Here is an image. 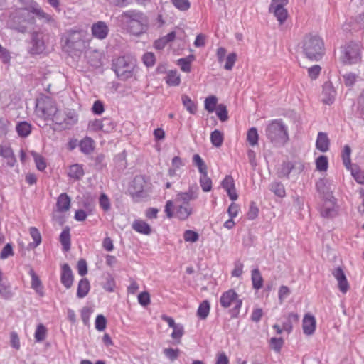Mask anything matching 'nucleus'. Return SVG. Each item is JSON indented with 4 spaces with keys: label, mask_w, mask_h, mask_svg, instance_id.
<instances>
[{
    "label": "nucleus",
    "mask_w": 364,
    "mask_h": 364,
    "mask_svg": "<svg viewBox=\"0 0 364 364\" xmlns=\"http://www.w3.org/2000/svg\"><path fill=\"white\" fill-rule=\"evenodd\" d=\"M121 20L129 33L139 36L146 31L149 19L145 14L137 10H129L121 15Z\"/></svg>",
    "instance_id": "nucleus-1"
},
{
    "label": "nucleus",
    "mask_w": 364,
    "mask_h": 364,
    "mask_svg": "<svg viewBox=\"0 0 364 364\" xmlns=\"http://www.w3.org/2000/svg\"><path fill=\"white\" fill-rule=\"evenodd\" d=\"M36 112L40 117L45 121H52L55 123H61L60 111L55 102L50 97L43 96L38 100L36 104Z\"/></svg>",
    "instance_id": "nucleus-2"
},
{
    "label": "nucleus",
    "mask_w": 364,
    "mask_h": 364,
    "mask_svg": "<svg viewBox=\"0 0 364 364\" xmlns=\"http://www.w3.org/2000/svg\"><path fill=\"white\" fill-rule=\"evenodd\" d=\"M266 134L276 146H283L289 140L287 127L282 119L271 121L267 127Z\"/></svg>",
    "instance_id": "nucleus-3"
},
{
    "label": "nucleus",
    "mask_w": 364,
    "mask_h": 364,
    "mask_svg": "<svg viewBox=\"0 0 364 364\" xmlns=\"http://www.w3.org/2000/svg\"><path fill=\"white\" fill-rule=\"evenodd\" d=\"M26 8L19 9L11 16L9 21V27L11 29L17 31L20 33H26L27 31L28 25L35 23V18L30 13L28 5Z\"/></svg>",
    "instance_id": "nucleus-4"
},
{
    "label": "nucleus",
    "mask_w": 364,
    "mask_h": 364,
    "mask_svg": "<svg viewBox=\"0 0 364 364\" xmlns=\"http://www.w3.org/2000/svg\"><path fill=\"white\" fill-rule=\"evenodd\" d=\"M303 52L310 60H318L323 54V43L318 36H306L303 41Z\"/></svg>",
    "instance_id": "nucleus-5"
},
{
    "label": "nucleus",
    "mask_w": 364,
    "mask_h": 364,
    "mask_svg": "<svg viewBox=\"0 0 364 364\" xmlns=\"http://www.w3.org/2000/svg\"><path fill=\"white\" fill-rule=\"evenodd\" d=\"M112 67L120 80H127L133 76L136 60L127 56L119 57L114 60Z\"/></svg>",
    "instance_id": "nucleus-6"
},
{
    "label": "nucleus",
    "mask_w": 364,
    "mask_h": 364,
    "mask_svg": "<svg viewBox=\"0 0 364 364\" xmlns=\"http://www.w3.org/2000/svg\"><path fill=\"white\" fill-rule=\"evenodd\" d=\"M86 36L83 30H70L66 33L65 45L70 50L82 51L86 47Z\"/></svg>",
    "instance_id": "nucleus-7"
},
{
    "label": "nucleus",
    "mask_w": 364,
    "mask_h": 364,
    "mask_svg": "<svg viewBox=\"0 0 364 364\" xmlns=\"http://www.w3.org/2000/svg\"><path fill=\"white\" fill-rule=\"evenodd\" d=\"M220 303L224 308H228L233 305L234 308L231 311L232 316L238 314L239 309L242 306V300L238 299L237 294L233 289L223 293L220 299Z\"/></svg>",
    "instance_id": "nucleus-8"
},
{
    "label": "nucleus",
    "mask_w": 364,
    "mask_h": 364,
    "mask_svg": "<svg viewBox=\"0 0 364 364\" xmlns=\"http://www.w3.org/2000/svg\"><path fill=\"white\" fill-rule=\"evenodd\" d=\"M342 61L346 64H354L359 62L360 57V46L358 43H350L343 50Z\"/></svg>",
    "instance_id": "nucleus-9"
},
{
    "label": "nucleus",
    "mask_w": 364,
    "mask_h": 364,
    "mask_svg": "<svg viewBox=\"0 0 364 364\" xmlns=\"http://www.w3.org/2000/svg\"><path fill=\"white\" fill-rule=\"evenodd\" d=\"M24 4L25 5H28L31 14H35L39 19L43 20L45 23L54 26L56 25L55 19L50 14L46 13L36 1L33 0H24Z\"/></svg>",
    "instance_id": "nucleus-10"
},
{
    "label": "nucleus",
    "mask_w": 364,
    "mask_h": 364,
    "mask_svg": "<svg viewBox=\"0 0 364 364\" xmlns=\"http://www.w3.org/2000/svg\"><path fill=\"white\" fill-rule=\"evenodd\" d=\"M304 165L300 161L284 162L279 171L280 177L288 176L291 173L299 174L303 171Z\"/></svg>",
    "instance_id": "nucleus-11"
},
{
    "label": "nucleus",
    "mask_w": 364,
    "mask_h": 364,
    "mask_svg": "<svg viewBox=\"0 0 364 364\" xmlns=\"http://www.w3.org/2000/svg\"><path fill=\"white\" fill-rule=\"evenodd\" d=\"M198 197V187L197 186H190L187 191L180 192L176 196L175 201L184 205H191L190 202L197 199Z\"/></svg>",
    "instance_id": "nucleus-12"
},
{
    "label": "nucleus",
    "mask_w": 364,
    "mask_h": 364,
    "mask_svg": "<svg viewBox=\"0 0 364 364\" xmlns=\"http://www.w3.org/2000/svg\"><path fill=\"white\" fill-rule=\"evenodd\" d=\"M338 213V205L334 197L329 199H324L323 204L321 210V215L325 218L335 217Z\"/></svg>",
    "instance_id": "nucleus-13"
},
{
    "label": "nucleus",
    "mask_w": 364,
    "mask_h": 364,
    "mask_svg": "<svg viewBox=\"0 0 364 364\" xmlns=\"http://www.w3.org/2000/svg\"><path fill=\"white\" fill-rule=\"evenodd\" d=\"M336 95V90L332 82H326L323 85L322 102L326 105H330L334 102Z\"/></svg>",
    "instance_id": "nucleus-14"
},
{
    "label": "nucleus",
    "mask_w": 364,
    "mask_h": 364,
    "mask_svg": "<svg viewBox=\"0 0 364 364\" xmlns=\"http://www.w3.org/2000/svg\"><path fill=\"white\" fill-rule=\"evenodd\" d=\"M316 188L318 191L323 196V198L329 199L333 198V192L335 190V186L325 179H320L316 183Z\"/></svg>",
    "instance_id": "nucleus-15"
},
{
    "label": "nucleus",
    "mask_w": 364,
    "mask_h": 364,
    "mask_svg": "<svg viewBox=\"0 0 364 364\" xmlns=\"http://www.w3.org/2000/svg\"><path fill=\"white\" fill-rule=\"evenodd\" d=\"M74 276L73 271L68 264H64L61 267L60 282L66 288L70 289L73 284Z\"/></svg>",
    "instance_id": "nucleus-16"
},
{
    "label": "nucleus",
    "mask_w": 364,
    "mask_h": 364,
    "mask_svg": "<svg viewBox=\"0 0 364 364\" xmlns=\"http://www.w3.org/2000/svg\"><path fill=\"white\" fill-rule=\"evenodd\" d=\"M332 274L338 282L339 290L342 293L346 294L349 289V284L343 269L337 267L333 270Z\"/></svg>",
    "instance_id": "nucleus-17"
},
{
    "label": "nucleus",
    "mask_w": 364,
    "mask_h": 364,
    "mask_svg": "<svg viewBox=\"0 0 364 364\" xmlns=\"http://www.w3.org/2000/svg\"><path fill=\"white\" fill-rule=\"evenodd\" d=\"M109 32L107 24L103 21H97L92 26V33L95 38L102 40L105 39Z\"/></svg>",
    "instance_id": "nucleus-18"
},
{
    "label": "nucleus",
    "mask_w": 364,
    "mask_h": 364,
    "mask_svg": "<svg viewBox=\"0 0 364 364\" xmlns=\"http://www.w3.org/2000/svg\"><path fill=\"white\" fill-rule=\"evenodd\" d=\"M60 117H61V123H55L56 124L61 125L63 129H69L70 127L77 123L78 120L77 114L74 112H69L67 114L60 112Z\"/></svg>",
    "instance_id": "nucleus-19"
},
{
    "label": "nucleus",
    "mask_w": 364,
    "mask_h": 364,
    "mask_svg": "<svg viewBox=\"0 0 364 364\" xmlns=\"http://www.w3.org/2000/svg\"><path fill=\"white\" fill-rule=\"evenodd\" d=\"M31 277V288L35 290V291L40 296H43V286L42 282L39 278V277L36 274L33 269L31 268L28 272Z\"/></svg>",
    "instance_id": "nucleus-20"
},
{
    "label": "nucleus",
    "mask_w": 364,
    "mask_h": 364,
    "mask_svg": "<svg viewBox=\"0 0 364 364\" xmlns=\"http://www.w3.org/2000/svg\"><path fill=\"white\" fill-rule=\"evenodd\" d=\"M302 327L305 334H313L316 328V319L314 316L306 314L303 318Z\"/></svg>",
    "instance_id": "nucleus-21"
},
{
    "label": "nucleus",
    "mask_w": 364,
    "mask_h": 364,
    "mask_svg": "<svg viewBox=\"0 0 364 364\" xmlns=\"http://www.w3.org/2000/svg\"><path fill=\"white\" fill-rule=\"evenodd\" d=\"M193 213V208L191 205L178 204L176 207L175 217L181 220H186Z\"/></svg>",
    "instance_id": "nucleus-22"
},
{
    "label": "nucleus",
    "mask_w": 364,
    "mask_h": 364,
    "mask_svg": "<svg viewBox=\"0 0 364 364\" xmlns=\"http://www.w3.org/2000/svg\"><path fill=\"white\" fill-rule=\"evenodd\" d=\"M56 207L58 212L63 213L68 211L70 208V198L67 193H61L56 203Z\"/></svg>",
    "instance_id": "nucleus-23"
},
{
    "label": "nucleus",
    "mask_w": 364,
    "mask_h": 364,
    "mask_svg": "<svg viewBox=\"0 0 364 364\" xmlns=\"http://www.w3.org/2000/svg\"><path fill=\"white\" fill-rule=\"evenodd\" d=\"M176 38V32L171 31L167 35L156 40L154 43V47L156 50H162L168 43L172 42Z\"/></svg>",
    "instance_id": "nucleus-24"
},
{
    "label": "nucleus",
    "mask_w": 364,
    "mask_h": 364,
    "mask_svg": "<svg viewBox=\"0 0 364 364\" xmlns=\"http://www.w3.org/2000/svg\"><path fill=\"white\" fill-rule=\"evenodd\" d=\"M90 289V282L87 278L81 279L77 285V296L79 299L85 297Z\"/></svg>",
    "instance_id": "nucleus-25"
},
{
    "label": "nucleus",
    "mask_w": 364,
    "mask_h": 364,
    "mask_svg": "<svg viewBox=\"0 0 364 364\" xmlns=\"http://www.w3.org/2000/svg\"><path fill=\"white\" fill-rule=\"evenodd\" d=\"M316 146L317 149L322 152H326L328 150L329 139L327 134L324 132H319L317 136Z\"/></svg>",
    "instance_id": "nucleus-26"
},
{
    "label": "nucleus",
    "mask_w": 364,
    "mask_h": 364,
    "mask_svg": "<svg viewBox=\"0 0 364 364\" xmlns=\"http://www.w3.org/2000/svg\"><path fill=\"white\" fill-rule=\"evenodd\" d=\"M84 173L82 165L75 164L69 167L68 175L71 178L80 180L83 177Z\"/></svg>",
    "instance_id": "nucleus-27"
},
{
    "label": "nucleus",
    "mask_w": 364,
    "mask_h": 364,
    "mask_svg": "<svg viewBox=\"0 0 364 364\" xmlns=\"http://www.w3.org/2000/svg\"><path fill=\"white\" fill-rule=\"evenodd\" d=\"M132 228L137 232L149 235L151 232L150 225L141 220H136L132 225Z\"/></svg>",
    "instance_id": "nucleus-28"
},
{
    "label": "nucleus",
    "mask_w": 364,
    "mask_h": 364,
    "mask_svg": "<svg viewBox=\"0 0 364 364\" xmlns=\"http://www.w3.org/2000/svg\"><path fill=\"white\" fill-rule=\"evenodd\" d=\"M60 242L63 246V250L65 252L70 249V234L68 227L64 228L60 235Z\"/></svg>",
    "instance_id": "nucleus-29"
},
{
    "label": "nucleus",
    "mask_w": 364,
    "mask_h": 364,
    "mask_svg": "<svg viewBox=\"0 0 364 364\" xmlns=\"http://www.w3.org/2000/svg\"><path fill=\"white\" fill-rule=\"evenodd\" d=\"M79 147L82 153L89 154L94 149V141L90 137H85L80 141Z\"/></svg>",
    "instance_id": "nucleus-30"
},
{
    "label": "nucleus",
    "mask_w": 364,
    "mask_h": 364,
    "mask_svg": "<svg viewBox=\"0 0 364 364\" xmlns=\"http://www.w3.org/2000/svg\"><path fill=\"white\" fill-rule=\"evenodd\" d=\"M16 130L20 136L26 137L31 132V125L26 121L21 122L16 124Z\"/></svg>",
    "instance_id": "nucleus-31"
},
{
    "label": "nucleus",
    "mask_w": 364,
    "mask_h": 364,
    "mask_svg": "<svg viewBox=\"0 0 364 364\" xmlns=\"http://www.w3.org/2000/svg\"><path fill=\"white\" fill-rule=\"evenodd\" d=\"M88 63L93 67L100 65V53L97 50H87L85 54Z\"/></svg>",
    "instance_id": "nucleus-32"
},
{
    "label": "nucleus",
    "mask_w": 364,
    "mask_h": 364,
    "mask_svg": "<svg viewBox=\"0 0 364 364\" xmlns=\"http://www.w3.org/2000/svg\"><path fill=\"white\" fill-rule=\"evenodd\" d=\"M269 10L270 13L274 14L279 24H283L288 17V11L285 8H277Z\"/></svg>",
    "instance_id": "nucleus-33"
},
{
    "label": "nucleus",
    "mask_w": 364,
    "mask_h": 364,
    "mask_svg": "<svg viewBox=\"0 0 364 364\" xmlns=\"http://www.w3.org/2000/svg\"><path fill=\"white\" fill-rule=\"evenodd\" d=\"M145 181L141 176H136L132 182V186L134 189V193L137 196H143V190L144 187Z\"/></svg>",
    "instance_id": "nucleus-34"
},
{
    "label": "nucleus",
    "mask_w": 364,
    "mask_h": 364,
    "mask_svg": "<svg viewBox=\"0 0 364 364\" xmlns=\"http://www.w3.org/2000/svg\"><path fill=\"white\" fill-rule=\"evenodd\" d=\"M263 278L258 269L252 271V283L256 289H259L263 287Z\"/></svg>",
    "instance_id": "nucleus-35"
},
{
    "label": "nucleus",
    "mask_w": 364,
    "mask_h": 364,
    "mask_svg": "<svg viewBox=\"0 0 364 364\" xmlns=\"http://www.w3.org/2000/svg\"><path fill=\"white\" fill-rule=\"evenodd\" d=\"M223 134L220 131L215 129L211 132L210 141L212 144L215 147H220L223 144Z\"/></svg>",
    "instance_id": "nucleus-36"
},
{
    "label": "nucleus",
    "mask_w": 364,
    "mask_h": 364,
    "mask_svg": "<svg viewBox=\"0 0 364 364\" xmlns=\"http://www.w3.org/2000/svg\"><path fill=\"white\" fill-rule=\"evenodd\" d=\"M29 232L31 237L33 240V242L29 244V246L32 248H35L38 246L41 242V235L38 230L35 227H31L29 229Z\"/></svg>",
    "instance_id": "nucleus-37"
},
{
    "label": "nucleus",
    "mask_w": 364,
    "mask_h": 364,
    "mask_svg": "<svg viewBox=\"0 0 364 364\" xmlns=\"http://www.w3.org/2000/svg\"><path fill=\"white\" fill-rule=\"evenodd\" d=\"M210 304L207 300L203 301L200 305L197 311V316L200 319H205L209 314Z\"/></svg>",
    "instance_id": "nucleus-38"
},
{
    "label": "nucleus",
    "mask_w": 364,
    "mask_h": 364,
    "mask_svg": "<svg viewBox=\"0 0 364 364\" xmlns=\"http://www.w3.org/2000/svg\"><path fill=\"white\" fill-rule=\"evenodd\" d=\"M166 82L171 86H177L181 82V79L177 72L171 70L166 77Z\"/></svg>",
    "instance_id": "nucleus-39"
},
{
    "label": "nucleus",
    "mask_w": 364,
    "mask_h": 364,
    "mask_svg": "<svg viewBox=\"0 0 364 364\" xmlns=\"http://www.w3.org/2000/svg\"><path fill=\"white\" fill-rule=\"evenodd\" d=\"M47 334V329L46 326L40 323L37 326L35 333H34V338L36 342H42L46 339Z\"/></svg>",
    "instance_id": "nucleus-40"
},
{
    "label": "nucleus",
    "mask_w": 364,
    "mask_h": 364,
    "mask_svg": "<svg viewBox=\"0 0 364 364\" xmlns=\"http://www.w3.org/2000/svg\"><path fill=\"white\" fill-rule=\"evenodd\" d=\"M270 190L276 196L283 198L286 195L285 188L282 183L279 182H273L270 185Z\"/></svg>",
    "instance_id": "nucleus-41"
},
{
    "label": "nucleus",
    "mask_w": 364,
    "mask_h": 364,
    "mask_svg": "<svg viewBox=\"0 0 364 364\" xmlns=\"http://www.w3.org/2000/svg\"><path fill=\"white\" fill-rule=\"evenodd\" d=\"M182 102L184 107L191 114H195L197 110L196 104L187 95H182Z\"/></svg>",
    "instance_id": "nucleus-42"
},
{
    "label": "nucleus",
    "mask_w": 364,
    "mask_h": 364,
    "mask_svg": "<svg viewBox=\"0 0 364 364\" xmlns=\"http://www.w3.org/2000/svg\"><path fill=\"white\" fill-rule=\"evenodd\" d=\"M116 287L114 277L110 274H107L105 277V282L103 284V289L108 292H113Z\"/></svg>",
    "instance_id": "nucleus-43"
},
{
    "label": "nucleus",
    "mask_w": 364,
    "mask_h": 364,
    "mask_svg": "<svg viewBox=\"0 0 364 364\" xmlns=\"http://www.w3.org/2000/svg\"><path fill=\"white\" fill-rule=\"evenodd\" d=\"M350 154H351V149L348 145H346L343 148V152H342V159L344 166L349 169L350 166H351V161H350Z\"/></svg>",
    "instance_id": "nucleus-44"
},
{
    "label": "nucleus",
    "mask_w": 364,
    "mask_h": 364,
    "mask_svg": "<svg viewBox=\"0 0 364 364\" xmlns=\"http://www.w3.org/2000/svg\"><path fill=\"white\" fill-rule=\"evenodd\" d=\"M99 205L100 207L105 211L107 212L111 208L110 200L108 198L107 195L105 193H102L99 198Z\"/></svg>",
    "instance_id": "nucleus-45"
},
{
    "label": "nucleus",
    "mask_w": 364,
    "mask_h": 364,
    "mask_svg": "<svg viewBox=\"0 0 364 364\" xmlns=\"http://www.w3.org/2000/svg\"><path fill=\"white\" fill-rule=\"evenodd\" d=\"M200 184L204 192H208L212 188V180L208 176V174L200 176Z\"/></svg>",
    "instance_id": "nucleus-46"
},
{
    "label": "nucleus",
    "mask_w": 364,
    "mask_h": 364,
    "mask_svg": "<svg viewBox=\"0 0 364 364\" xmlns=\"http://www.w3.org/2000/svg\"><path fill=\"white\" fill-rule=\"evenodd\" d=\"M218 99L215 96H210L205 100V108L209 112H213L216 107Z\"/></svg>",
    "instance_id": "nucleus-47"
},
{
    "label": "nucleus",
    "mask_w": 364,
    "mask_h": 364,
    "mask_svg": "<svg viewBox=\"0 0 364 364\" xmlns=\"http://www.w3.org/2000/svg\"><path fill=\"white\" fill-rule=\"evenodd\" d=\"M216 114L221 122L227 121L228 119V114L226 106L223 104L218 105L216 109Z\"/></svg>",
    "instance_id": "nucleus-48"
},
{
    "label": "nucleus",
    "mask_w": 364,
    "mask_h": 364,
    "mask_svg": "<svg viewBox=\"0 0 364 364\" xmlns=\"http://www.w3.org/2000/svg\"><path fill=\"white\" fill-rule=\"evenodd\" d=\"M316 168L319 171H326L328 168V159L326 156H320L316 160Z\"/></svg>",
    "instance_id": "nucleus-49"
},
{
    "label": "nucleus",
    "mask_w": 364,
    "mask_h": 364,
    "mask_svg": "<svg viewBox=\"0 0 364 364\" xmlns=\"http://www.w3.org/2000/svg\"><path fill=\"white\" fill-rule=\"evenodd\" d=\"M183 326L181 324H177L175 327L173 328L171 338L175 340H178L176 343H179L181 342L180 339L183 336Z\"/></svg>",
    "instance_id": "nucleus-50"
},
{
    "label": "nucleus",
    "mask_w": 364,
    "mask_h": 364,
    "mask_svg": "<svg viewBox=\"0 0 364 364\" xmlns=\"http://www.w3.org/2000/svg\"><path fill=\"white\" fill-rule=\"evenodd\" d=\"M171 1L176 8H177L178 10L182 11H187L191 6V4L188 0H171Z\"/></svg>",
    "instance_id": "nucleus-51"
},
{
    "label": "nucleus",
    "mask_w": 364,
    "mask_h": 364,
    "mask_svg": "<svg viewBox=\"0 0 364 364\" xmlns=\"http://www.w3.org/2000/svg\"><path fill=\"white\" fill-rule=\"evenodd\" d=\"M36 165L39 171H43L46 168L44 158L36 152H32Z\"/></svg>",
    "instance_id": "nucleus-52"
},
{
    "label": "nucleus",
    "mask_w": 364,
    "mask_h": 364,
    "mask_svg": "<svg viewBox=\"0 0 364 364\" xmlns=\"http://www.w3.org/2000/svg\"><path fill=\"white\" fill-rule=\"evenodd\" d=\"M102 131L107 133H109L114 130V129L116 127L115 122L111 118L108 117H105L102 119Z\"/></svg>",
    "instance_id": "nucleus-53"
},
{
    "label": "nucleus",
    "mask_w": 364,
    "mask_h": 364,
    "mask_svg": "<svg viewBox=\"0 0 364 364\" xmlns=\"http://www.w3.org/2000/svg\"><path fill=\"white\" fill-rule=\"evenodd\" d=\"M358 75L353 73H348L343 75L344 84L347 87L353 86L358 78Z\"/></svg>",
    "instance_id": "nucleus-54"
},
{
    "label": "nucleus",
    "mask_w": 364,
    "mask_h": 364,
    "mask_svg": "<svg viewBox=\"0 0 364 364\" xmlns=\"http://www.w3.org/2000/svg\"><path fill=\"white\" fill-rule=\"evenodd\" d=\"M144 63L147 67H152L156 63L155 55L151 52L145 53L142 57Z\"/></svg>",
    "instance_id": "nucleus-55"
},
{
    "label": "nucleus",
    "mask_w": 364,
    "mask_h": 364,
    "mask_svg": "<svg viewBox=\"0 0 364 364\" xmlns=\"http://www.w3.org/2000/svg\"><path fill=\"white\" fill-rule=\"evenodd\" d=\"M179 353V349H173L171 348L164 349V354L171 361H173L178 358Z\"/></svg>",
    "instance_id": "nucleus-56"
},
{
    "label": "nucleus",
    "mask_w": 364,
    "mask_h": 364,
    "mask_svg": "<svg viewBox=\"0 0 364 364\" xmlns=\"http://www.w3.org/2000/svg\"><path fill=\"white\" fill-rule=\"evenodd\" d=\"M357 111L360 117L364 119V89L360 92L358 100Z\"/></svg>",
    "instance_id": "nucleus-57"
},
{
    "label": "nucleus",
    "mask_w": 364,
    "mask_h": 364,
    "mask_svg": "<svg viewBox=\"0 0 364 364\" xmlns=\"http://www.w3.org/2000/svg\"><path fill=\"white\" fill-rule=\"evenodd\" d=\"M107 325V320L103 315H97L95 319V328L99 331H102L105 329Z\"/></svg>",
    "instance_id": "nucleus-58"
},
{
    "label": "nucleus",
    "mask_w": 364,
    "mask_h": 364,
    "mask_svg": "<svg viewBox=\"0 0 364 364\" xmlns=\"http://www.w3.org/2000/svg\"><path fill=\"white\" fill-rule=\"evenodd\" d=\"M290 294V289L287 286L282 285L279 287L278 292V297L280 304L283 303V301L289 296Z\"/></svg>",
    "instance_id": "nucleus-59"
},
{
    "label": "nucleus",
    "mask_w": 364,
    "mask_h": 364,
    "mask_svg": "<svg viewBox=\"0 0 364 364\" xmlns=\"http://www.w3.org/2000/svg\"><path fill=\"white\" fill-rule=\"evenodd\" d=\"M198 234L193 230H186L183 235V238L186 242H195L198 240Z\"/></svg>",
    "instance_id": "nucleus-60"
},
{
    "label": "nucleus",
    "mask_w": 364,
    "mask_h": 364,
    "mask_svg": "<svg viewBox=\"0 0 364 364\" xmlns=\"http://www.w3.org/2000/svg\"><path fill=\"white\" fill-rule=\"evenodd\" d=\"M88 128L94 132H98L102 130L103 124H102V119H95L92 121H90L88 124Z\"/></svg>",
    "instance_id": "nucleus-61"
},
{
    "label": "nucleus",
    "mask_w": 364,
    "mask_h": 364,
    "mask_svg": "<svg viewBox=\"0 0 364 364\" xmlns=\"http://www.w3.org/2000/svg\"><path fill=\"white\" fill-rule=\"evenodd\" d=\"M92 111L95 114H102L105 111L103 102L100 100H96L92 105Z\"/></svg>",
    "instance_id": "nucleus-62"
},
{
    "label": "nucleus",
    "mask_w": 364,
    "mask_h": 364,
    "mask_svg": "<svg viewBox=\"0 0 364 364\" xmlns=\"http://www.w3.org/2000/svg\"><path fill=\"white\" fill-rule=\"evenodd\" d=\"M222 187L225 190H230L235 186L233 178L231 176H226L221 183Z\"/></svg>",
    "instance_id": "nucleus-63"
},
{
    "label": "nucleus",
    "mask_w": 364,
    "mask_h": 364,
    "mask_svg": "<svg viewBox=\"0 0 364 364\" xmlns=\"http://www.w3.org/2000/svg\"><path fill=\"white\" fill-rule=\"evenodd\" d=\"M283 343L284 341L282 338H272L270 340L271 347L277 352L280 350Z\"/></svg>",
    "instance_id": "nucleus-64"
}]
</instances>
